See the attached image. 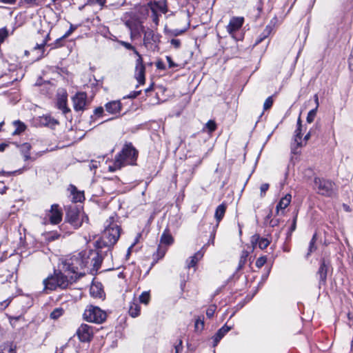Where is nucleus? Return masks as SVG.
<instances>
[{
	"mask_svg": "<svg viewBox=\"0 0 353 353\" xmlns=\"http://www.w3.org/2000/svg\"><path fill=\"white\" fill-rule=\"evenodd\" d=\"M138 157V151L131 143H126L121 152L115 156L112 165L108 166L110 172L121 169L126 165H134Z\"/></svg>",
	"mask_w": 353,
	"mask_h": 353,
	"instance_id": "nucleus-1",
	"label": "nucleus"
},
{
	"mask_svg": "<svg viewBox=\"0 0 353 353\" xmlns=\"http://www.w3.org/2000/svg\"><path fill=\"white\" fill-rule=\"evenodd\" d=\"M88 264L86 251H82L65 259L63 263V270L68 272V274L72 273L73 276H76L78 279L85 275V272H82V270L87 268Z\"/></svg>",
	"mask_w": 353,
	"mask_h": 353,
	"instance_id": "nucleus-2",
	"label": "nucleus"
},
{
	"mask_svg": "<svg viewBox=\"0 0 353 353\" xmlns=\"http://www.w3.org/2000/svg\"><path fill=\"white\" fill-rule=\"evenodd\" d=\"M121 234V228L114 222L113 216H110L104 223L102 239L106 246L115 244Z\"/></svg>",
	"mask_w": 353,
	"mask_h": 353,
	"instance_id": "nucleus-3",
	"label": "nucleus"
},
{
	"mask_svg": "<svg viewBox=\"0 0 353 353\" xmlns=\"http://www.w3.org/2000/svg\"><path fill=\"white\" fill-rule=\"evenodd\" d=\"M65 220L74 229H77L84 222H88V216L77 206L72 205L67 208Z\"/></svg>",
	"mask_w": 353,
	"mask_h": 353,
	"instance_id": "nucleus-4",
	"label": "nucleus"
},
{
	"mask_svg": "<svg viewBox=\"0 0 353 353\" xmlns=\"http://www.w3.org/2000/svg\"><path fill=\"white\" fill-rule=\"evenodd\" d=\"M119 43L126 49L133 51V52L138 57V59L136 60L134 76L139 84H143L145 83V67L143 64L141 55L130 43L123 41H119Z\"/></svg>",
	"mask_w": 353,
	"mask_h": 353,
	"instance_id": "nucleus-5",
	"label": "nucleus"
},
{
	"mask_svg": "<svg viewBox=\"0 0 353 353\" xmlns=\"http://www.w3.org/2000/svg\"><path fill=\"white\" fill-rule=\"evenodd\" d=\"M106 313L97 306L89 305L83 312V319L86 321L101 323L106 319Z\"/></svg>",
	"mask_w": 353,
	"mask_h": 353,
	"instance_id": "nucleus-6",
	"label": "nucleus"
},
{
	"mask_svg": "<svg viewBox=\"0 0 353 353\" xmlns=\"http://www.w3.org/2000/svg\"><path fill=\"white\" fill-rule=\"evenodd\" d=\"M314 185L318 189V193L325 196H332L335 194V183L331 180L315 177Z\"/></svg>",
	"mask_w": 353,
	"mask_h": 353,
	"instance_id": "nucleus-7",
	"label": "nucleus"
},
{
	"mask_svg": "<svg viewBox=\"0 0 353 353\" xmlns=\"http://www.w3.org/2000/svg\"><path fill=\"white\" fill-rule=\"evenodd\" d=\"M141 30L143 34V45L148 48L157 47L160 43V34L155 33L152 29H145L143 26H141Z\"/></svg>",
	"mask_w": 353,
	"mask_h": 353,
	"instance_id": "nucleus-8",
	"label": "nucleus"
},
{
	"mask_svg": "<svg viewBox=\"0 0 353 353\" xmlns=\"http://www.w3.org/2000/svg\"><path fill=\"white\" fill-rule=\"evenodd\" d=\"M77 334L81 342H90L94 335L93 327L87 324H82L77 330Z\"/></svg>",
	"mask_w": 353,
	"mask_h": 353,
	"instance_id": "nucleus-9",
	"label": "nucleus"
},
{
	"mask_svg": "<svg viewBox=\"0 0 353 353\" xmlns=\"http://www.w3.org/2000/svg\"><path fill=\"white\" fill-rule=\"evenodd\" d=\"M73 108L75 111H82L87 104V94L85 92H77L72 97Z\"/></svg>",
	"mask_w": 353,
	"mask_h": 353,
	"instance_id": "nucleus-10",
	"label": "nucleus"
},
{
	"mask_svg": "<svg viewBox=\"0 0 353 353\" xmlns=\"http://www.w3.org/2000/svg\"><path fill=\"white\" fill-rule=\"evenodd\" d=\"M301 135H302V121L301 117L298 118L297 120V128L295 130L294 135V145L292 146V152L294 154H298L299 151L298 148L302 146L301 141Z\"/></svg>",
	"mask_w": 353,
	"mask_h": 353,
	"instance_id": "nucleus-11",
	"label": "nucleus"
},
{
	"mask_svg": "<svg viewBox=\"0 0 353 353\" xmlns=\"http://www.w3.org/2000/svg\"><path fill=\"white\" fill-rule=\"evenodd\" d=\"M50 222L52 224L56 225L59 223L62 220V212L57 204H53L51 209L48 214Z\"/></svg>",
	"mask_w": 353,
	"mask_h": 353,
	"instance_id": "nucleus-12",
	"label": "nucleus"
},
{
	"mask_svg": "<svg viewBox=\"0 0 353 353\" xmlns=\"http://www.w3.org/2000/svg\"><path fill=\"white\" fill-rule=\"evenodd\" d=\"M86 258L88 259V265H92L94 269L98 270L101 266L102 259L98 252L93 250L86 251Z\"/></svg>",
	"mask_w": 353,
	"mask_h": 353,
	"instance_id": "nucleus-13",
	"label": "nucleus"
},
{
	"mask_svg": "<svg viewBox=\"0 0 353 353\" xmlns=\"http://www.w3.org/2000/svg\"><path fill=\"white\" fill-rule=\"evenodd\" d=\"M55 274L57 279V283L59 284V288L61 289H65L68 288V286L74 282L77 277L76 276H70V278L68 279V276L64 275L61 272H56Z\"/></svg>",
	"mask_w": 353,
	"mask_h": 353,
	"instance_id": "nucleus-14",
	"label": "nucleus"
},
{
	"mask_svg": "<svg viewBox=\"0 0 353 353\" xmlns=\"http://www.w3.org/2000/svg\"><path fill=\"white\" fill-rule=\"evenodd\" d=\"M244 18L241 17H232L228 25L227 26V31L230 34H233L235 32L239 30L243 26Z\"/></svg>",
	"mask_w": 353,
	"mask_h": 353,
	"instance_id": "nucleus-15",
	"label": "nucleus"
},
{
	"mask_svg": "<svg viewBox=\"0 0 353 353\" xmlns=\"http://www.w3.org/2000/svg\"><path fill=\"white\" fill-rule=\"evenodd\" d=\"M121 103L120 101H112L105 105V110L112 114H119L121 110Z\"/></svg>",
	"mask_w": 353,
	"mask_h": 353,
	"instance_id": "nucleus-16",
	"label": "nucleus"
},
{
	"mask_svg": "<svg viewBox=\"0 0 353 353\" xmlns=\"http://www.w3.org/2000/svg\"><path fill=\"white\" fill-rule=\"evenodd\" d=\"M251 242L254 246L258 244L259 248L261 250L265 249L270 243L268 239L262 238L257 234L252 236Z\"/></svg>",
	"mask_w": 353,
	"mask_h": 353,
	"instance_id": "nucleus-17",
	"label": "nucleus"
},
{
	"mask_svg": "<svg viewBox=\"0 0 353 353\" xmlns=\"http://www.w3.org/2000/svg\"><path fill=\"white\" fill-rule=\"evenodd\" d=\"M44 289L46 290H54L57 288L59 287V284L57 283V279L56 274L53 276H50L43 281Z\"/></svg>",
	"mask_w": 353,
	"mask_h": 353,
	"instance_id": "nucleus-18",
	"label": "nucleus"
},
{
	"mask_svg": "<svg viewBox=\"0 0 353 353\" xmlns=\"http://www.w3.org/2000/svg\"><path fill=\"white\" fill-rule=\"evenodd\" d=\"M38 123L40 125L50 128H53L57 124H58L57 121L49 115H43L42 117H39L38 119Z\"/></svg>",
	"mask_w": 353,
	"mask_h": 353,
	"instance_id": "nucleus-19",
	"label": "nucleus"
},
{
	"mask_svg": "<svg viewBox=\"0 0 353 353\" xmlns=\"http://www.w3.org/2000/svg\"><path fill=\"white\" fill-rule=\"evenodd\" d=\"M328 263L325 260L321 261V265L318 270L317 274L319 276L320 284L325 283L327 279V273L328 270Z\"/></svg>",
	"mask_w": 353,
	"mask_h": 353,
	"instance_id": "nucleus-20",
	"label": "nucleus"
},
{
	"mask_svg": "<svg viewBox=\"0 0 353 353\" xmlns=\"http://www.w3.org/2000/svg\"><path fill=\"white\" fill-rule=\"evenodd\" d=\"M90 293L94 298H102L104 296V292L101 283H92L90 288Z\"/></svg>",
	"mask_w": 353,
	"mask_h": 353,
	"instance_id": "nucleus-21",
	"label": "nucleus"
},
{
	"mask_svg": "<svg viewBox=\"0 0 353 353\" xmlns=\"http://www.w3.org/2000/svg\"><path fill=\"white\" fill-rule=\"evenodd\" d=\"M231 330V327L226 325L221 327L212 337L213 346H216L220 340Z\"/></svg>",
	"mask_w": 353,
	"mask_h": 353,
	"instance_id": "nucleus-22",
	"label": "nucleus"
},
{
	"mask_svg": "<svg viewBox=\"0 0 353 353\" xmlns=\"http://www.w3.org/2000/svg\"><path fill=\"white\" fill-rule=\"evenodd\" d=\"M291 199L292 196L290 194H287L283 197H282L279 202L278 203V204L276 205V212L279 213V211L280 210L285 209L290 205Z\"/></svg>",
	"mask_w": 353,
	"mask_h": 353,
	"instance_id": "nucleus-23",
	"label": "nucleus"
},
{
	"mask_svg": "<svg viewBox=\"0 0 353 353\" xmlns=\"http://www.w3.org/2000/svg\"><path fill=\"white\" fill-rule=\"evenodd\" d=\"M141 307L139 304L134 300L130 303L128 313L130 316L136 318L140 315Z\"/></svg>",
	"mask_w": 353,
	"mask_h": 353,
	"instance_id": "nucleus-24",
	"label": "nucleus"
},
{
	"mask_svg": "<svg viewBox=\"0 0 353 353\" xmlns=\"http://www.w3.org/2000/svg\"><path fill=\"white\" fill-rule=\"evenodd\" d=\"M207 245H204L201 250L195 253L192 256L190 257V261L188 263V268L194 267L198 261L203 256L204 252L203 251Z\"/></svg>",
	"mask_w": 353,
	"mask_h": 353,
	"instance_id": "nucleus-25",
	"label": "nucleus"
},
{
	"mask_svg": "<svg viewBox=\"0 0 353 353\" xmlns=\"http://www.w3.org/2000/svg\"><path fill=\"white\" fill-rule=\"evenodd\" d=\"M148 5L150 7V8H155L156 12H157V10H159L163 14H165L168 12L165 0H159L157 1H154V3H148Z\"/></svg>",
	"mask_w": 353,
	"mask_h": 353,
	"instance_id": "nucleus-26",
	"label": "nucleus"
},
{
	"mask_svg": "<svg viewBox=\"0 0 353 353\" xmlns=\"http://www.w3.org/2000/svg\"><path fill=\"white\" fill-rule=\"evenodd\" d=\"M173 242L174 239L170 233L169 229L166 228L161 236L160 243L165 245H170Z\"/></svg>",
	"mask_w": 353,
	"mask_h": 353,
	"instance_id": "nucleus-27",
	"label": "nucleus"
},
{
	"mask_svg": "<svg viewBox=\"0 0 353 353\" xmlns=\"http://www.w3.org/2000/svg\"><path fill=\"white\" fill-rule=\"evenodd\" d=\"M57 107L62 111L63 114H67L70 112V110L67 106V97L63 95L57 99Z\"/></svg>",
	"mask_w": 353,
	"mask_h": 353,
	"instance_id": "nucleus-28",
	"label": "nucleus"
},
{
	"mask_svg": "<svg viewBox=\"0 0 353 353\" xmlns=\"http://www.w3.org/2000/svg\"><path fill=\"white\" fill-rule=\"evenodd\" d=\"M226 208H227V205L225 203H221V205H219L216 208V209L215 210V213H214V218L216 220L218 223L223 218L225 211H226Z\"/></svg>",
	"mask_w": 353,
	"mask_h": 353,
	"instance_id": "nucleus-29",
	"label": "nucleus"
},
{
	"mask_svg": "<svg viewBox=\"0 0 353 353\" xmlns=\"http://www.w3.org/2000/svg\"><path fill=\"white\" fill-rule=\"evenodd\" d=\"M13 125L15 127V130L12 132L13 135L20 134L26 129V125L25 123L19 120L14 121L13 122Z\"/></svg>",
	"mask_w": 353,
	"mask_h": 353,
	"instance_id": "nucleus-30",
	"label": "nucleus"
},
{
	"mask_svg": "<svg viewBox=\"0 0 353 353\" xmlns=\"http://www.w3.org/2000/svg\"><path fill=\"white\" fill-rule=\"evenodd\" d=\"M23 155L25 161H28V159H30V155L29 153V151L30 150V145L28 143H25L23 146Z\"/></svg>",
	"mask_w": 353,
	"mask_h": 353,
	"instance_id": "nucleus-31",
	"label": "nucleus"
},
{
	"mask_svg": "<svg viewBox=\"0 0 353 353\" xmlns=\"http://www.w3.org/2000/svg\"><path fill=\"white\" fill-rule=\"evenodd\" d=\"M64 310L62 307H57L50 313V318L52 319H57L63 315Z\"/></svg>",
	"mask_w": 353,
	"mask_h": 353,
	"instance_id": "nucleus-32",
	"label": "nucleus"
},
{
	"mask_svg": "<svg viewBox=\"0 0 353 353\" xmlns=\"http://www.w3.org/2000/svg\"><path fill=\"white\" fill-rule=\"evenodd\" d=\"M315 243H316V234H314L313 236V237L312 238V239L310 242L308 252L305 256L306 258H308L310 256V254L316 249V248L315 246Z\"/></svg>",
	"mask_w": 353,
	"mask_h": 353,
	"instance_id": "nucleus-33",
	"label": "nucleus"
},
{
	"mask_svg": "<svg viewBox=\"0 0 353 353\" xmlns=\"http://www.w3.org/2000/svg\"><path fill=\"white\" fill-rule=\"evenodd\" d=\"M248 256V252L247 251L243 250L241 253V257L239 259L238 270H241L244 266V265L246 263Z\"/></svg>",
	"mask_w": 353,
	"mask_h": 353,
	"instance_id": "nucleus-34",
	"label": "nucleus"
},
{
	"mask_svg": "<svg viewBox=\"0 0 353 353\" xmlns=\"http://www.w3.org/2000/svg\"><path fill=\"white\" fill-rule=\"evenodd\" d=\"M150 299V293L148 292H143L139 296V301L141 303L147 305Z\"/></svg>",
	"mask_w": 353,
	"mask_h": 353,
	"instance_id": "nucleus-35",
	"label": "nucleus"
},
{
	"mask_svg": "<svg viewBox=\"0 0 353 353\" xmlns=\"http://www.w3.org/2000/svg\"><path fill=\"white\" fill-rule=\"evenodd\" d=\"M84 194L82 192H78L76 190L75 192H73V197L72 201L74 203L77 202H81L83 200H84Z\"/></svg>",
	"mask_w": 353,
	"mask_h": 353,
	"instance_id": "nucleus-36",
	"label": "nucleus"
},
{
	"mask_svg": "<svg viewBox=\"0 0 353 353\" xmlns=\"http://www.w3.org/2000/svg\"><path fill=\"white\" fill-rule=\"evenodd\" d=\"M316 113H317L316 108H314V109L311 110L307 114V119H306L307 122L309 123H312L316 116Z\"/></svg>",
	"mask_w": 353,
	"mask_h": 353,
	"instance_id": "nucleus-37",
	"label": "nucleus"
},
{
	"mask_svg": "<svg viewBox=\"0 0 353 353\" xmlns=\"http://www.w3.org/2000/svg\"><path fill=\"white\" fill-rule=\"evenodd\" d=\"M166 251H167L166 248L163 247L161 245H159L157 248V259H162L164 256Z\"/></svg>",
	"mask_w": 353,
	"mask_h": 353,
	"instance_id": "nucleus-38",
	"label": "nucleus"
},
{
	"mask_svg": "<svg viewBox=\"0 0 353 353\" xmlns=\"http://www.w3.org/2000/svg\"><path fill=\"white\" fill-rule=\"evenodd\" d=\"M165 31L166 33H168L172 36L176 37V36L182 34L185 31V30H179V29L167 30L165 28Z\"/></svg>",
	"mask_w": 353,
	"mask_h": 353,
	"instance_id": "nucleus-39",
	"label": "nucleus"
},
{
	"mask_svg": "<svg viewBox=\"0 0 353 353\" xmlns=\"http://www.w3.org/2000/svg\"><path fill=\"white\" fill-rule=\"evenodd\" d=\"M8 37V31L6 28L0 29V44Z\"/></svg>",
	"mask_w": 353,
	"mask_h": 353,
	"instance_id": "nucleus-40",
	"label": "nucleus"
},
{
	"mask_svg": "<svg viewBox=\"0 0 353 353\" xmlns=\"http://www.w3.org/2000/svg\"><path fill=\"white\" fill-rule=\"evenodd\" d=\"M194 327L196 330H202L204 327L203 319H201L200 318H198L195 321Z\"/></svg>",
	"mask_w": 353,
	"mask_h": 353,
	"instance_id": "nucleus-41",
	"label": "nucleus"
},
{
	"mask_svg": "<svg viewBox=\"0 0 353 353\" xmlns=\"http://www.w3.org/2000/svg\"><path fill=\"white\" fill-rule=\"evenodd\" d=\"M205 126L210 132L214 131L216 128V125L215 122L212 120L208 121L206 123Z\"/></svg>",
	"mask_w": 353,
	"mask_h": 353,
	"instance_id": "nucleus-42",
	"label": "nucleus"
},
{
	"mask_svg": "<svg viewBox=\"0 0 353 353\" xmlns=\"http://www.w3.org/2000/svg\"><path fill=\"white\" fill-rule=\"evenodd\" d=\"M272 104H273L272 97H268L263 103V109L265 110L270 109L272 106Z\"/></svg>",
	"mask_w": 353,
	"mask_h": 353,
	"instance_id": "nucleus-43",
	"label": "nucleus"
},
{
	"mask_svg": "<svg viewBox=\"0 0 353 353\" xmlns=\"http://www.w3.org/2000/svg\"><path fill=\"white\" fill-rule=\"evenodd\" d=\"M151 11L152 13V21L155 23L156 26H158L159 19V14H158L157 12H156V8H151Z\"/></svg>",
	"mask_w": 353,
	"mask_h": 353,
	"instance_id": "nucleus-44",
	"label": "nucleus"
},
{
	"mask_svg": "<svg viewBox=\"0 0 353 353\" xmlns=\"http://www.w3.org/2000/svg\"><path fill=\"white\" fill-rule=\"evenodd\" d=\"M267 261V257L263 256L257 259L256 261V266L259 268H261L265 265Z\"/></svg>",
	"mask_w": 353,
	"mask_h": 353,
	"instance_id": "nucleus-45",
	"label": "nucleus"
},
{
	"mask_svg": "<svg viewBox=\"0 0 353 353\" xmlns=\"http://www.w3.org/2000/svg\"><path fill=\"white\" fill-rule=\"evenodd\" d=\"M216 305H210L206 310V315L208 318H212L216 310Z\"/></svg>",
	"mask_w": 353,
	"mask_h": 353,
	"instance_id": "nucleus-46",
	"label": "nucleus"
},
{
	"mask_svg": "<svg viewBox=\"0 0 353 353\" xmlns=\"http://www.w3.org/2000/svg\"><path fill=\"white\" fill-rule=\"evenodd\" d=\"M49 38V35L48 34L46 37V39L43 40V41L41 44H37L36 46L34 48V50H41V54H43L44 52V46L46 44L47 39Z\"/></svg>",
	"mask_w": 353,
	"mask_h": 353,
	"instance_id": "nucleus-47",
	"label": "nucleus"
},
{
	"mask_svg": "<svg viewBox=\"0 0 353 353\" xmlns=\"http://www.w3.org/2000/svg\"><path fill=\"white\" fill-rule=\"evenodd\" d=\"M319 125L317 124L315 125L314 128H311L310 131L307 133V134L304 137V141H307L313 134H315V131L318 129Z\"/></svg>",
	"mask_w": 353,
	"mask_h": 353,
	"instance_id": "nucleus-48",
	"label": "nucleus"
},
{
	"mask_svg": "<svg viewBox=\"0 0 353 353\" xmlns=\"http://www.w3.org/2000/svg\"><path fill=\"white\" fill-rule=\"evenodd\" d=\"M269 184L268 183H263L261 187H260V191H261V197H263L266 193V192L268 191V190L269 189Z\"/></svg>",
	"mask_w": 353,
	"mask_h": 353,
	"instance_id": "nucleus-49",
	"label": "nucleus"
},
{
	"mask_svg": "<svg viewBox=\"0 0 353 353\" xmlns=\"http://www.w3.org/2000/svg\"><path fill=\"white\" fill-rule=\"evenodd\" d=\"M0 353H16V351L11 346L6 345L2 350H0Z\"/></svg>",
	"mask_w": 353,
	"mask_h": 353,
	"instance_id": "nucleus-50",
	"label": "nucleus"
},
{
	"mask_svg": "<svg viewBox=\"0 0 353 353\" xmlns=\"http://www.w3.org/2000/svg\"><path fill=\"white\" fill-rule=\"evenodd\" d=\"M24 170V168L23 169H20V170H15L14 172H5V171H1L0 172V175L2 174L3 176H11L12 174H16V173H22L23 170Z\"/></svg>",
	"mask_w": 353,
	"mask_h": 353,
	"instance_id": "nucleus-51",
	"label": "nucleus"
},
{
	"mask_svg": "<svg viewBox=\"0 0 353 353\" xmlns=\"http://www.w3.org/2000/svg\"><path fill=\"white\" fill-rule=\"evenodd\" d=\"M103 108L102 107H98L94 110V115L98 117H101L103 114Z\"/></svg>",
	"mask_w": 353,
	"mask_h": 353,
	"instance_id": "nucleus-52",
	"label": "nucleus"
},
{
	"mask_svg": "<svg viewBox=\"0 0 353 353\" xmlns=\"http://www.w3.org/2000/svg\"><path fill=\"white\" fill-rule=\"evenodd\" d=\"M170 43L176 49L181 46V41L179 39H172L170 41Z\"/></svg>",
	"mask_w": 353,
	"mask_h": 353,
	"instance_id": "nucleus-53",
	"label": "nucleus"
},
{
	"mask_svg": "<svg viewBox=\"0 0 353 353\" xmlns=\"http://www.w3.org/2000/svg\"><path fill=\"white\" fill-rule=\"evenodd\" d=\"M296 220H297V213L294 216V219H293V221H292V225H291V227L290 228V230L291 232H292L293 231H294L296 230Z\"/></svg>",
	"mask_w": 353,
	"mask_h": 353,
	"instance_id": "nucleus-54",
	"label": "nucleus"
},
{
	"mask_svg": "<svg viewBox=\"0 0 353 353\" xmlns=\"http://www.w3.org/2000/svg\"><path fill=\"white\" fill-rule=\"evenodd\" d=\"M166 60L168 63V65H169V68H174L176 67L177 65L172 61L171 57L170 56H167L166 57Z\"/></svg>",
	"mask_w": 353,
	"mask_h": 353,
	"instance_id": "nucleus-55",
	"label": "nucleus"
},
{
	"mask_svg": "<svg viewBox=\"0 0 353 353\" xmlns=\"http://www.w3.org/2000/svg\"><path fill=\"white\" fill-rule=\"evenodd\" d=\"M92 4L97 3L101 6H103L105 3V0H88Z\"/></svg>",
	"mask_w": 353,
	"mask_h": 353,
	"instance_id": "nucleus-56",
	"label": "nucleus"
},
{
	"mask_svg": "<svg viewBox=\"0 0 353 353\" xmlns=\"http://www.w3.org/2000/svg\"><path fill=\"white\" fill-rule=\"evenodd\" d=\"M140 94H141V91H132L129 94V95L128 96V98L134 99L137 97H138Z\"/></svg>",
	"mask_w": 353,
	"mask_h": 353,
	"instance_id": "nucleus-57",
	"label": "nucleus"
},
{
	"mask_svg": "<svg viewBox=\"0 0 353 353\" xmlns=\"http://www.w3.org/2000/svg\"><path fill=\"white\" fill-rule=\"evenodd\" d=\"M182 349V341L180 340L179 344L175 345V353H180Z\"/></svg>",
	"mask_w": 353,
	"mask_h": 353,
	"instance_id": "nucleus-58",
	"label": "nucleus"
},
{
	"mask_svg": "<svg viewBox=\"0 0 353 353\" xmlns=\"http://www.w3.org/2000/svg\"><path fill=\"white\" fill-rule=\"evenodd\" d=\"M156 66L159 70H165V66L163 61H159L156 63Z\"/></svg>",
	"mask_w": 353,
	"mask_h": 353,
	"instance_id": "nucleus-59",
	"label": "nucleus"
},
{
	"mask_svg": "<svg viewBox=\"0 0 353 353\" xmlns=\"http://www.w3.org/2000/svg\"><path fill=\"white\" fill-rule=\"evenodd\" d=\"M314 102H315V104H316V106H315L314 108H316V110H317L319 106V97H318L317 94H314Z\"/></svg>",
	"mask_w": 353,
	"mask_h": 353,
	"instance_id": "nucleus-60",
	"label": "nucleus"
},
{
	"mask_svg": "<svg viewBox=\"0 0 353 353\" xmlns=\"http://www.w3.org/2000/svg\"><path fill=\"white\" fill-rule=\"evenodd\" d=\"M1 2L6 4H14L17 0H0Z\"/></svg>",
	"mask_w": 353,
	"mask_h": 353,
	"instance_id": "nucleus-61",
	"label": "nucleus"
},
{
	"mask_svg": "<svg viewBox=\"0 0 353 353\" xmlns=\"http://www.w3.org/2000/svg\"><path fill=\"white\" fill-rule=\"evenodd\" d=\"M8 146V144H7L6 143H0V152H3Z\"/></svg>",
	"mask_w": 353,
	"mask_h": 353,
	"instance_id": "nucleus-62",
	"label": "nucleus"
},
{
	"mask_svg": "<svg viewBox=\"0 0 353 353\" xmlns=\"http://www.w3.org/2000/svg\"><path fill=\"white\" fill-rule=\"evenodd\" d=\"M37 1L38 0H24V1L26 3L32 4V5H38Z\"/></svg>",
	"mask_w": 353,
	"mask_h": 353,
	"instance_id": "nucleus-63",
	"label": "nucleus"
},
{
	"mask_svg": "<svg viewBox=\"0 0 353 353\" xmlns=\"http://www.w3.org/2000/svg\"><path fill=\"white\" fill-rule=\"evenodd\" d=\"M73 30H74V28L71 26L70 30L63 36L62 38H65V37H68L72 33V32Z\"/></svg>",
	"mask_w": 353,
	"mask_h": 353,
	"instance_id": "nucleus-64",
	"label": "nucleus"
}]
</instances>
